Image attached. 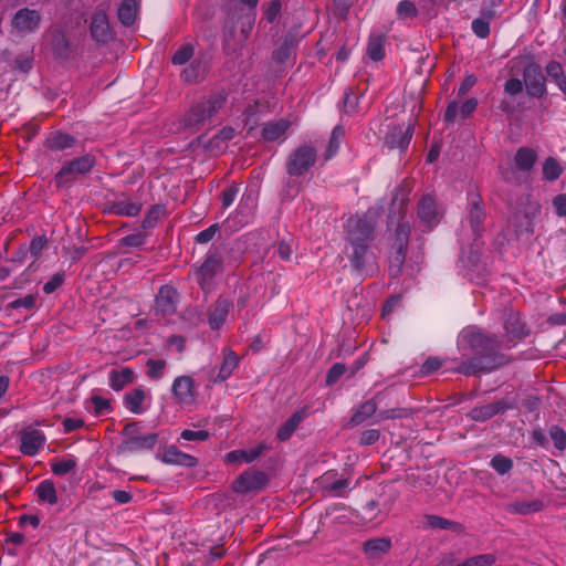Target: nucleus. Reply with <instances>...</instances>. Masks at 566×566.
<instances>
[{
    "mask_svg": "<svg viewBox=\"0 0 566 566\" xmlns=\"http://www.w3.org/2000/svg\"><path fill=\"white\" fill-rule=\"evenodd\" d=\"M460 345L475 354L474 357L461 361L454 369L464 376H475L493 371L510 359L499 352L502 340L493 334L483 333L476 328H467L461 333Z\"/></svg>",
    "mask_w": 566,
    "mask_h": 566,
    "instance_id": "nucleus-1",
    "label": "nucleus"
},
{
    "mask_svg": "<svg viewBox=\"0 0 566 566\" xmlns=\"http://www.w3.org/2000/svg\"><path fill=\"white\" fill-rule=\"evenodd\" d=\"M411 227L407 222L398 223L388 255V273L391 277L402 274L406 262Z\"/></svg>",
    "mask_w": 566,
    "mask_h": 566,
    "instance_id": "nucleus-2",
    "label": "nucleus"
},
{
    "mask_svg": "<svg viewBox=\"0 0 566 566\" xmlns=\"http://www.w3.org/2000/svg\"><path fill=\"white\" fill-rule=\"evenodd\" d=\"M122 434L124 439L117 447L118 452L120 453L151 450L158 441L157 433L143 432V426L139 421L126 423L123 428Z\"/></svg>",
    "mask_w": 566,
    "mask_h": 566,
    "instance_id": "nucleus-3",
    "label": "nucleus"
},
{
    "mask_svg": "<svg viewBox=\"0 0 566 566\" xmlns=\"http://www.w3.org/2000/svg\"><path fill=\"white\" fill-rule=\"evenodd\" d=\"M376 222L368 213L350 216L344 223V240L346 244L373 242Z\"/></svg>",
    "mask_w": 566,
    "mask_h": 566,
    "instance_id": "nucleus-4",
    "label": "nucleus"
},
{
    "mask_svg": "<svg viewBox=\"0 0 566 566\" xmlns=\"http://www.w3.org/2000/svg\"><path fill=\"white\" fill-rule=\"evenodd\" d=\"M227 95L224 93L212 94L207 98L199 101L186 114L182 123L186 128L203 124L207 119L216 115L226 104Z\"/></svg>",
    "mask_w": 566,
    "mask_h": 566,
    "instance_id": "nucleus-5",
    "label": "nucleus"
},
{
    "mask_svg": "<svg viewBox=\"0 0 566 566\" xmlns=\"http://www.w3.org/2000/svg\"><path fill=\"white\" fill-rule=\"evenodd\" d=\"M223 270L222 255L214 251L209 252L206 255L202 264L195 270V276L200 287L206 291L211 287V283L216 275L221 273Z\"/></svg>",
    "mask_w": 566,
    "mask_h": 566,
    "instance_id": "nucleus-6",
    "label": "nucleus"
},
{
    "mask_svg": "<svg viewBox=\"0 0 566 566\" xmlns=\"http://www.w3.org/2000/svg\"><path fill=\"white\" fill-rule=\"evenodd\" d=\"M95 157L91 154H86L69 161L55 175L54 179L56 186L62 187L66 182L73 180L77 175L87 174L95 166Z\"/></svg>",
    "mask_w": 566,
    "mask_h": 566,
    "instance_id": "nucleus-7",
    "label": "nucleus"
},
{
    "mask_svg": "<svg viewBox=\"0 0 566 566\" xmlns=\"http://www.w3.org/2000/svg\"><path fill=\"white\" fill-rule=\"evenodd\" d=\"M316 160V150L310 145L300 146L289 158L286 168L291 177L306 172Z\"/></svg>",
    "mask_w": 566,
    "mask_h": 566,
    "instance_id": "nucleus-8",
    "label": "nucleus"
},
{
    "mask_svg": "<svg viewBox=\"0 0 566 566\" xmlns=\"http://www.w3.org/2000/svg\"><path fill=\"white\" fill-rule=\"evenodd\" d=\"M523 82L525 84L527 94L532 97L539 98L546 93V78L542 72L541 66L536 63H528L524 67Z\"/></svg>",
    "mask_w": 566,
    "mask_h": 566,
    "instance_id": "nucleus-9",
    "label": "nucleus"
},
{
    "mask_svg": "<svg viewBox=\"0 0 566 566\" xmlns=\"http://www.w3.org/2000/svg\"><path fill=\"white\" fill-rule=\"evenodd\" d=\"M373 242L346 244L347 256L352 263V266L363 272L367 265H370L375 261V254L370 250Z\"/></svg>",
    "mask_w": 566,
    "mask_h": 566,
    "instance_id": "nucleus-10",
    "label": "nucleus"
},
{
    "mask_svg": "<svg viewBox=\"0 0 566 566\" xmlns=\"http://www.w3.org/2000/svg\"><path fill=\"white\" fill-rule=\"evenodd\" d=\"M268 482L265 473L261 471H245L232 483V490L237 493H247L262 489Z\"/></svg>",
    "mask_w": 566,
    "mask_h": 566,
    "instance_id": "nucleus-11",
    "label": "nucleus"
},
{
    "mask_svg": "<svg viewBox=\"0 0 566 566\" xmlns=\"http://www.w3.org/2000/svg\"><path fill=\"white\" fill-rule=\"evenodd\" d=\"M20 451L33 457L43 448L46 438L41 430L28 427L20 432Z\"/></svg>",
    "mask_w": 566,
    "mask_h": 566,
    "instance_id": "nucleus-12",
    "label": "nucleus"
},
{
    "mask_svg": "<svg viewBox=\"0 0 566 566\" xmlns=\"http://www.w3.org/2000/svg\"><path fill=\"white\" fill-rule=\"evenodd\" d=\"M175 401L179 405H191L196 399L195 380L190 376L177 377L171 386Z\"/></svg>",
    "mask_w": 566,
    "mask_h": 566,
    "instance_id": "nucleus-13",
    "label": "nucleus"
},
{
    "mask_svg": "<svg viewBox=\"0 0 566 566\" xmlns=\"http://www.w3.org/2000/svg\"><path fill=\"white\" fill-rule=\"evenodd\" d=\"M179 294L170 285H163L155 300V310L164 316L172 315L177 311Z\"/></svg>",
    "mask_w": 566,
    "mask_h": 566,
    "instance_id": "nucleus-14",
    "label": "nucleus"
},
{
    "mask_svg": "<svg viewBox=\"0 0 566 566\" xmlns=\"http://www.w3.org/2000/svg\"><path fill=\"white\" fill-rule=\"evenodd\" d=\"M504 329L506 343H513L523 339L528 335V329L526 324L523 322L520 313L510 312L504 321Z\"/></svg>",
    "mask_w": 566,
    "mask_h": 566,
    "instance_id": "nucleus-15",
    "label": "nucleus"
},
{
    "mask_svg": "<svg viewBox=\"0 0 566 566\" xmlns=\"http://www.w3.org/2000/svg\"><path fill=\"white\" fill-rule=\"evenodd\" d=\"M417 213L419 219L430 228L437 224L441 218L436 199L430 195H426L420 199Z\"/></svg>",
    "mask_w": 566,
    "mask_h": 566,
    "instance_id": "nucleus-16",
    "label": "nucleus"
},
{
    "mask_svg": "<svg viewBox=\"0 0 566 566\" xmlns=\"http://www.w3.org/2000/svg\"><path fill=\"white\" fill-rule=\"evenodd\" d=\"M40 21L41 14L39 11L24 8L14 14L12 24L20 32H31L39 27Z\"/></svg>",
    "mask_w": 566,
    "mask_h": 566,
    "instance_id": "nucleus-17",
    "label": "nucleus"
},
{
    "mask_svg": "<svg viewBox=\"0 0 566 566\" xmlns=\"http://www.w3.org/2000/svg\"><path fill=\"white\" fill-rule=\"evenodd\" d=\"M297 43V35L289 31L282 36L280 45L272 52V60L276 64L285 63L293 55Z\"/></svg>",
    "mask_w": 566,
    "mask_h": 566,
    "instance_id": "nucleus-18",
    "label": "nucleus"
},
{
    "mask_svg": "<svg viewBox=\"0 0 566 566\" xmlns=\"http://www.w3.org/2000/svg\"><path fill=\"white\" fill-rule=\"evenodd\" d=\"M231 307L232 303L224 297H219L211 305L208 312V322L212 329H219L224 324Z\"/></svg>",
    "mask_w": 566,
    "mask_h": 566,
    "instance_id": "nucleus-19",
    "label": "nucleus"
},
{
    "mask_svg": "<svg viewBox=\"0 0 566 566\" xmlns=\"http://www.w3.org/2000/svg\"><path fill=\"white\" fill-rule=\"evenodd\" d=\"M511 408L512 406L509 405L505 400H499L484 406L474 407L469 412V417L474 421H485L495 415L502 413Z\"/></svg>",
    "mask_w": 566,
    "mask_h": 566,
    "instance_id": "nucleus-20",
    "label": "nucleus"
},
{
    "mask_svg": "<svg viewBox=\"0 0 566 566\" xmlns=\"http://www.w3.org/2000/svg\"><path fill=\"white\" fill-rule=\"evenodd\" d=\"M209 64L205 59V55H201L189 64L180 74L184 82L188 84L201 82L206 74L208 73Z\"/></svg>",
    "mask_w": 566,
    "mask_h": 566,
    "instance_id": "nucleus-21",
    "label": "nucleus"
},
{
    "mask_svg": "<svg viewBox=\"0 0 566 566\" xmlns=\"http://www.w3.org/2000/svg\"><path fill=\"white\" fill-rule=\"evenodd\" d=\"M391 546L392 544L389 537H376L363 544V552L369 559H379L389 553Z\"/></svg>",
    "mask_w": 566,
    "mask_h": 566,
    "instance_id": "nucleus-22",
    "label": "nucleus"
},
{
    "mask_svg": "<svg viewBox=\"0 0 566 566\" xmlns=\"http://www.w3.org/2000/svg\"><path fill=\"white\" fill-rule=\"evenodd\" d=\"M50 46L55 60L66 61L73 55L70 41L62 31H54L52 33Z\"/></svg>",
    "mask_w": 566,
    "mask_h": 566,
    "instance_id": "nucleus-23",
    "label": "nucleus"
},
{
    "mask_svg": "<svg viewBox=\"0 0 566 566\" xmlns=\"http://www.w3.org/2000/svg\"><path fill=\"white\" fill-rule=\"evenodd\" d=\"M90 30L92 36L98 42L106 43L112 38L107 15L104 11L93 14Z\"/></svg>",
    "mask_w": 566,
    "mask_h": 566,
    "instance_id": "nucleus-24",
    "label": "nucleus"
},
{
    "mask_svg": "<svg viewBox=\"0 0 566 566\" xmlns=\"http://www.w3.org/2000/svg\"><path fill=\"white\" fill-rule=\"evenodd\" d=\"M161 460L168 464L193 468L198 464L197 458L180 451L175 446L167 447L161 455Z\"/></svg>",
    "mask_w": 566,
    "mask_h": 566,
    "instance_id": "nucleus-25",
    "label": "nucleus"
},
{
    "mask_svg": "<svg viewBox=\"0 0 566 566\" xmlns=\"http://www.w3.org/2000/svg\"><path fill=\"white\" fill-rule=\"evenodd\" d=\"M411 182L405 179L395 190L391 199V211L403 216L409 202V195L411 192Z\"/></svg>",
    "mask_w": 566,
    "mask_h": 566,
    "instance_id": "nucleus-26",
    "label": "nucleus"
},
{
    "mask_svg": "<svg viewBox=\"0 0 566 566\" xmlns=\"http://www.w3.org/2000/svg\"><path fill=\"white\" fill-rule=\"evenodd\" d=\"M308 416V408L303 407L301 410L295 411L279 429L276 437L280 441H286L291 438L293 432L297 429L300 423Z\"/></svg>",
    "mask_w": 566,
    "mask_h": 566,
    "instance_id": "nucleus-27",
    "label": "nucleus"
},
{
    "mask_svg": "<svg viewBox=\"0 0 566 566\" xmlns=\"http://www.w3.org/2000/svg\"><path fill=\"white\" fill-rule=\"evenodd\" d=\"M426 525L432 530H446L457 534H463L465 527L455 521L444 518L439 515L428 514L424 516Z\"/></svg>",
    "mask_w": 566,
    "mask_h": 566,
    "instance_id": "nucleus-28",
    "label": "nucleus"
},
{
    "mask_svg": "<svg viewBox=\"0 0 566 566\" xmlns=\"http://www.w3.org/2000/svg\"><path fill=\"white\" fill-rule=\"evenodd\" d=\"M380 398V394H377L373 399H369L361 405L353 413L349 423L352 426H359L366 420H368L371 416H374L377 411V400Z\"/></svg>",
    "mask_w": 566,
    "mask_h": 566,
    "instance_id": "nucleus-29",
    "label": "nucleus"
},
{
    "mask_svg": "<svg viewBox=\"0 0 566 566\" xmlns=\"http://www.w3.org/2000/svg\"><path fill=\"white\" fill-rule=\"evenodd\" d=\"M485 219V212L482 207V198L475 195L471 200L469 211V222L474 233L479 234L482 231V226Z\"/></svg>",
    "mask_w": 566,
    "mask_h": 566,
    "instance_id": "nucleus-30",
    "label": "nucleus"
},
{
    "mask_svg": "<svg viewBox=\"0 0 566 566\" xmlns=\"http://www.w3.org/2000/svg\"><path fill=\"white\" fill-rule=\"evenodd\" d=\"M386 142H410L413 133V125H399L395 123L387 124Z\"/></svg>",
    "mask_w": 566,
    "mask_h": 566,
    "instance_id": "nucleus-31",
    "label": "nucleus"
},
{
    "mask_svg": "<svg viewBox=\"0 0 566 566\" xmlns=\"http://www.w3.org/2000/svg\"><path fill=\"white\" fill-rule=\"evenodd\" d=\"M544 504L541 500L535 499L532 501L517 500L506 504L505 510L513 514L527 515L542 511Z\"/></svg>",
    "mask_w": 566,
    "mask_h": 566,
    "instance_id": "nucleus-32",
    "label": "nucleus"
},
{
    "mask_svg": "<svg viewBox=\"0 0 566 566\" xmlns=\"http://www.w3.org/2000/svg\"><path fill=\"white\" fill-rule=\"evenodd\" d=\"M537 155L534 149L530 147H521L514 157V166L517 170L530 172L534 167Z\"/></svg>",
    "mask_w": 566,
    "mask_h": 566,
    "instance_id": "nucleus-33",
    "label": "nucleus"
},
{
    "mask_svg": "<svg viewBox=\"0 0 566 566\" xmlns=\"http://www.w3.org/2000/svg\"><path fill=\"white\" fill-rule=\"evenodd\" d=\"M108 211L115 216L136 217L142 211V205L132 200H115L109 202Z\"/></svg>",
    "mask_w": 566,
    "mask_h": 566,
    "instance_id": "nucleus-34",
    "label": "nucleus"
},
{
    "mask_svg": "<svg viewBox=\"0 0 566 566\" xmlns=\"http://www.w3.org/2000/svg\"><path fill=\"white\" fill-rule=\"evenodd\" d=\"M291 123L286 119H277L274 122H269L264 125L262 133L263 137L266 142H274L281 138L284 133L290 128Z\"/></svg>",
    "mask_w": 566,
    "mask_h": 566,
    "instance_id": "nucleus-35",
    "label": "nucleus"
},
{
    "mask_svg": "<svg viewBox=\"0 0 566 566\" xmlns=\"http://www.w3.org/2000/svg\"><path fill=\"white\" fill-rule=\"evenodd\" d=\"M239 365V356L232 352L228 350L224 353L223 361L220 366L217 378L213 380L214 382H221L227 380L233 373V370Z\"/></svg>",
    "mask_w": 566,
    "mask_h": 566,
    "instance_id": "nucleus-36",
    "label": "nucleus"
},
{
    "mask_svg": "<svg viewBox=\"0 0 566 566\" xmlns=\"http://www.w3.org/2000/svg\"><path fill=\"white\" fill-rule=\"evenodd\" d=\"M138 4L136 0H124L118 8V19L125 27H130L136 20Z\"/></svg>",
    "mask_w": 566,
    "mask_h": 566,
    "instance_id": "nucleus-37",
    "label": "nucleus"
},
{
    "mask_svg": "<svg viewBox=\"0 0 566 566\" xmlns=\"http://www.w3.org/2000/svg\"><path fill=\"white\" fill-rule=\"evenodd\" d=\"M386 36L382 34H371L367 45V55L373 61H380L385 56V44Z\"/></svg>",
    "mask_w": 566,
    "mask_h": 566,
    "instance_id": "nucleus-38",
    "label": "nucleus"
},
{
    "mask_svg": "<svg viewBox=\"0 0 566 566\" xmlns=\"http://www.w3.org/2000/svg\"><path fill=\"white\" fill-rule=\"evenodd\" d=\"M134 371L130 368H123L122 370H112L109 373L111 387L114 390H122L127 384L133 382Z\"/></svg>",
    "mask_w": 566,
    "mask_h": 566,
    "instance_id": "nucleus-39",
    "label": "nucleus"
},
{
    "mask_svg": "<svg viewBox=\"0 0 566 566\" xmlns=\"http://www.w3.org/2000/svg\"><path fill=\"white\" fill-rule=\"evenodd\" d=\"M146 394L142 388H135L130 392L125 395L124 402L128 410L133 413L143 412V401L145 400Z\"/></svg>",
    "mask_w": 566,
    "mask_h": 566,
    "instance_id": "nucleus-40",
    "label": "nucleus"
},
{
    "mask_svg": "<svg viewBox=\"0 0 566 566\" xmlns=\"http://www.w3.org/2000/svg\"><path fill=\"white\" fill-rule=\"evenodd\" d=\"M36 495L39 500L46 502L51 505L57 502L55 485L51 480L42 481L36 488Z\"/></svg>",
    "mask_w": 566,
    "mask_h": 566,
    "instance_id": "nucleus-41",
    "label": "nucleus"
},
{
    "mask_svg": "<svg viewBox=\"0 0 566 566\" xmlns=\"http://www.w3.org/2000/svg\"><path fill=\"white\" fill-rule=\"evenodd\" d=\"M165 213L166 207L164 205L151 206L142 221V228L145 230L154 228Z\"/></svg>",
    "mask_w": 566,
    "mask_h": 566,
    "instance_id": "nucleus-42",
    "label": "nucleus"
},
{
    "mask_svg": "<svg viewBox=\"0 0 566 566\" xmlns=\"http://www.w3.org/2000/svg\"><path fill=\"white\" fill-rule=\"evenodd\" d=\"M563 172V168L559 163L553 158L548 157L543 165V178L548 181H554L559 178Z\"/></svg>",
    "mask_w": 566,
    "mask_h": 566,
    "instance_id": "nucleus-43",
    "label": "nucleus"
},
{
    "mask_svg": "<svg viewBox=\"0 0 566 566\" xmlns=\"http://www.w3.org/2000/svg\"><path fill=\"white\" fill-rule=\"evenodd\" d=\"M193 53L195 48L192 44H184L171 56V63L175 65H184L192 59Z\"/></svg>",
    "mask_w": 566,
    "mask_h": 566,
    "instance_id": "nucleus-44",
    "label": "nucleus"
},
{
    "mask_svg": "<svg viewBox=\"0 0 566 566\" xmlns=\"http://www.w3.org/2000/svg\"><path fill=\"white\" fill-rule=\"evenodd\" d=\"M166 366V360L150 358L146 361V374L150 379L158 380L164 376Z\"/></svg>",
    "mask_w": 566,
    "mask_h": 566,
    "instance_id": "nucleus-45",
    "label": "nucleus"
},
{
    "mask_svg": "<svg viewBox=\"0 0 566 566\" xmlns=\"http://www.w3.org/2000/svg\"><path fill=\"white\" fill-rule=\"evenodd\" d=\"M496 562V557L493 554H482L470 557L465 559L463 563L458 564L457 566H491Z\"/></svg>",
    "mask_w": 566,
    "mask_h": 566,
    "instance_id": "nucleus-46",
    "label": "nucleus"
},
{
    "mask_svg": "<svg viewBox=\"0 0 566 566\" xmlns=\"http://www.w3.org/2000/svg\"><path fill=\"white\" fill-rule=\"evenodd\" d=\"M491 467L499 473L505 474L513 468V462L510 458L502 454H496L491 460Z\"/></svg>",
    "mask_w": 566,
    "mask_h": 566,
    "instance_id": "nucleus-47",
    "label": "nucleus"
},
{
    "mask_svg": "<svg viewBox=\"0 0 566 566\" xmlns=\"http://www.w3.org/2000/svg\"><path fill=\"white\" fill-rule=\"evenodd\" d=\"M36 303V296L33 294H28L24 297L17 298L8 304V308L11 310H20L24 308L27 311H30L34 308Z\"/></svg>",
    "mask_w": 566,
    "mask_h": 566,
    "instance_id": "nucleus-48",
    "label": "nucleus"
},
{
    "mask_svg": "<svg viewBox=\"0 0 566 566\" xmlns=\"http://www.w3.org/2000/svg\"><path fill=\"white\" fill-rule=\"evenodd\" d=\"M411 415L410 410L406 408H391L380 411L377 417L378 421L388 420V419H401L407 418Z\"/></svg>",
    "mask_w": 566,
    "mask_h": 566,
    "instance_id": "nucleus-49",
    "label": "nucleus"
},
{
    "mask_svg": "<svg viewBox=\"0 0 566 566\" xmlns=\"http://www.w3.org/2000/svg\"><path fill=\"white\" fill-rule=\"evenodd\" d=\"M76 468V461L73 459L61 460L52 463V472L55 475H65Z\"/></svg>",
    "mask_w": 566,
    "mask_h": 566,
    "instance_id": "nucleus-50",
    "label": "nucleus"
},
{
    "mask_svg": "<svg viewBox=\"0 0 566 566\" xmlns=\"http://www.w3.org/2000/svg\"><path fill=\"white\" fill-rule=\"evenodd\" d=\"M397 13L401 19L416 18L418 15V10L412 1L402 0L398 4Z\"/></svg>",
    "mask_w": 566,
    "mask_h": 566,
    "instance_id": "nucleus-51",
    "label": "nucleus"
},
{
    "mask_svg": "<svg viewBox=\"0 0 566 566\" xmlns=\"http://www.w3.org/2000/svg\"><path fill=\"white\" fill-rule=\"evenodd\" d=\"M549 436L554 442L555 448L564 450L566 448V431L558 426H553L549 430Z\"/></svg>",
    "mask_w": 566,
    "mask_h": 566,
    "instance_id": "nucleus-52",
    "label": "nucleus"
},
{
    "mask_svg": "<svg viewBox=\"0 0 566 566\" xmlns=\"http://www.w3.org/2000/svg\"><path fill=\"white\" fill-rule=\"evenodd\" d=\"M347 368L342 363L334 364L326 375V384L327 385H334L338 381V379L346 373Z\"/></svg>",
    "mask_w": 566,
    "mask_h": 566,
    "instance_id": "nucleus-53",
    "label": "nucleus"
},
{
    "mask_svg": "<svg viewBox=\"0 0 566 566\" xmlns=\"http://www.w3.org/2000/svg\"><path fill=\"white\" fill-rule=\"evenodd\" d=\"M254 20H255V14L253 12H251V13L247 14L244 18H242L241 28H240V35H241L242 42H245L249 39L250 33L253 29Z\"/></svg>",
    "mask_w": 566,
    "mask_h": 566,
    "instance_id": "nucleus-54",
    "label": "nucleus"
},
{
    "mask_svg": "<svg viewBox=\"0 0 566 566\" xmlns=\"http://www.w3.org/2000/svg\"><path fill=\"white\" fill-rule=\"evenodd\" d=\"M180 438L186 441H206L210 438V433L207 430L195 431L190 429H185L184 431H181Z\"/></svg>",
    "mask_w": 566,
    "mask_h": 566,
    "instance_id": "nucleus-55",
    "label": "nucleus"
},
{
    "mask_svg": "<svg viewBox=\"0 0 566 566\" xmlns=\"http://www.w3.org/2000/svg\"><path fill=\"white\" fill-rule=\"evenodd\" d=\"M46 244H48V239L45 235H38V237L33 238L30 243V248H29L31 255L34 259L40 258V255H41L43 249L46 247Z\"/></svg>",
    "mask_w": 566,
    "mask_h": 566,
    "instance_id": "nucleus-56",
    "label": "nucleus"
},
{
    "mask_svg": "<svg viewBox=\"0 0 566 566\" xmlns=\"http://www.w3.org/2000/svg\"><path fill=\"white\" fill-rule=\"evenodd\" d=\"M271 250H273L274 254H277L283 261H289L292 255V248L289 243L285 241H281L270 249H268L266 253H269Z\"/></svg>",
    "mask_w": 566,
    "mask_h": 566,
    "instance_id": "nucleus-57",
    "label": "nucleus"
},
{
    "mask_svg": "<svg viewBox=\"0 0 566 566\" xmlns=\"http://www.w3.org/2000/svg\"><path fill=\"white\" fill-rule=\"evenodd\" d=\"M65 274L64 272H57L55 273L44 285H43V292L45 294H51L55 290H57L64 282Z\"/></svg>",
    "mask_w": 566,
    "mask_h": 566,
    "instance_id": "nucleus-58",
    "label": "nucleus"
},
{
    "mask_svg": "<svg viewBox=\"0 0 566 566\" xmlns=\"http://www.w3.org/2000/svg\"><path fill=\"white\" fill-rule=\"evenodd\" d=\"M472 30L479 38L485 39L490 34V22L481 18L474 19Z\"/></svg>",
    "mask_w": 566,
    "mask_h": 566,
    "instance_id": "nucleus-59",
    "label": "nucleus"
},
{
    "mask_svg": "<svg viewBox=\"0 0 566 566\" xmlns=\"http://www.w3.org/2000/svg\"><path fill=\"white\" fill-rule=\"evenodd\" d=\"M145 240H146V234H144L142 232H137V233H132V234L124 237L120 240V244L125 245V247L138 248L145 243Z\"/></svg>",
    "mask_w": 566,
    "mask_h": 566,
    "instance_id": "nucleus-60",
    "label": "nucleus"
},
{
    "mask_svg": "<svg viewBox=\"0 0 566 566\" xmlns=\"http://www.w3.org/2000/svg\"><path fill=\"white\" fill-rule=\"evenodd\" d=\"M300 189L301 185L291 177L282 191V198L285 200L293 199L300 192Z\"/></svg>",
    "mask_w": 566,
    "mask_h": 566,
    "instance_id": "nucleus-61",
    "label": "nucleus"
},
{
    "mask_svg": "<svg viewBox=\"0 0 566 566\" xmlns=\"http://www.w3.org/2000/svg\"><path fill=\"white\" fill-rule=\"evenodd\" d=\"M380 438V431L377 429H367L361 432L359 443L361 446L375 444Z\"/></svg>",
    "mask_w": 566,
    "mask_h": 566,
    "instance_id": "nucleus-62",
    "label": "nucleus"
},
{
    "mask_svg": "<svg viewBox=\"0 0 566 566\" xmlns=\"http://www.w3.org/2000/svg\"><path fill=\"white\" fill-rule=\"evenodd\" d=\"M350 6H352L350 0H334L333 1V12L336 17H338L340 19H345L347 17Z\"/></svg>",
    "mask_w": 566,
    "mask_h": 566,
    "instance_id": "nucleus-63",
    "label": "nucleus"
},
{
    "mask_svg": "<svg viewBox=\"0 0 566 566\" xmlns=\"http://www.w3.org/2000/svg\"><path fill=\"white\" fill-rule=\"evenodd\" d=\"M553 207L558 217H566V193H559L553 198Z\"/></svg>",
    "mask_w": 566,
    "mask_h": 566,
    "instance_id": "nucleus-64",
    "label": "nucleus"
}]
</instances>
